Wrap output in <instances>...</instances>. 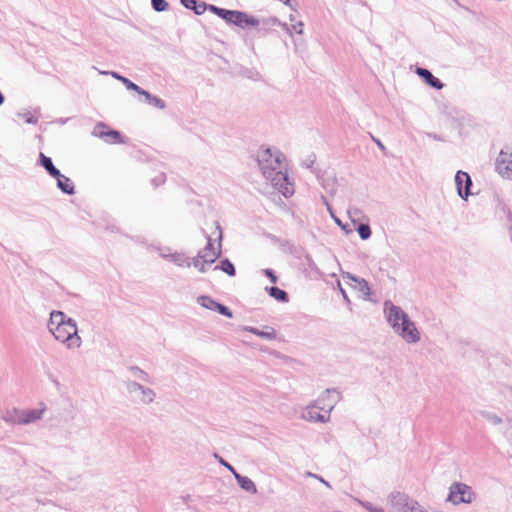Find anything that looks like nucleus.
Masks as SVG:
<instances>
[{
    "label": "nucleus",
    "mask_w": 512,
    "mask_h": 512,
    "mask_svg": "<svg viewBox=\"0 0 512 512\" xmlns=\"http://www.w3.org/2000/svg\"><path fill=\"white\" fill-rule=\"evenodd\" d=\"M385 311L387 313L388 321L392 324V326L399 330L401 324L408 319L406 314L403 313L400 308L392 305V304H385Z\"/></svg>",
    "instance_id": "1a4fd4ad"
},
{
    "label": "nucleus",
    "mask_w": 512,
    "mask_h": 512,
    "mask_svg": "<svg viewBox=\"0 0 512 512\" xmlns=\"http://www.w3.org/2000/svg\"><path fill=\"white\" fill-rule=\"evenodd\" d=\"M374 141L377 143V145L380 147V148H384V146L382 145V143L379 141V140H376L374 139Z\"/></svg>",
    "instance_id": "f704fd0d"
},
{
    "label": "nucleus",
    "mask_w": 512,
    "mask_h": 512,
    "mask_svg": "<svg viewBox=\"0 0 512 512\" xmlns=\"http://www.w3.org/2000/svg\"><path fill=\"white\" fill-rule=\"evenodd\" d=\"M269 293H270V296H272L273 298H275L278 301H281V302L288 301L287 293L278 287H271L269 289Z\"/></svg>",
    "instance_id": "4be33fe9"
},
{
    "label": "nucleus",
    "mask_w": 512,
    "mask_h": 512,
    "mask_svg": "<svg viewBox=\"0 0 512 512\" xmlns=\"http://www.w3.org/2000/svg\"><path fill=\"white\" fill-rule=\"evenodd\" d=\"M211 10L215 12L219 17L223 18L226 21L227 14L230 12V10H226L223 8H218L215 6H211Z\"/></svg>",
    "instance_id": "cd10ccee"
},
{
    "label": "nucleus",
    "mask_w": 512,
    "mask_h": 512,
    "mask_svg": "<svg viewBox=\"0 0 512 512\" xmlns=\"http://www.w3.org/2000/svg\"><path fill=\"white\" fill-rule=\"evenodd\" d=\"M397 332L403 337L407 342H416L419 340V332L416 329L413 322L409 319H406L400 326V329Z\"/></svg>",
    "instance_id": "9d476101"
},
{
    "label": "nucleus",
    "mask_w": 512,
    "mask_h": 512,
    "mask_svg": "<svg viewBox=\"0 0 512 512\" xmlns=\"http://www.w3.org/2000/svg\"><path fill=\"white\" fill-rule=\"evenodd\" d=\"M215 309L218 310L219 313H221L222 315H225L229 318L232 317V312L229 310V308H227L226 306H224L220 303H217Z\"/></svg>",
    "instance_id": "c756f323"
},
{
    "label": "nucleus",
    "mask_w": 512,
    "mask_h": 512,
    "mask_svg": "<svg viewBox=\"0 0 512 512\" xmlns=\"http://www.w3.org/2000/svg\"><path fill=\"white\" fill-rule=\"evenodd\" d=\"M347 278L349 279V285L357 290L361 296H369L370 288L364 279H359L351 275H348Z\"/></svg>",
    "instance_id": "4468645a"
},
{
    "label": "nucleus",
    "mask_w": 512,
    "mask_h": 512,
    "mask_svg": "<svg viewBox=\"0 0 512 512\" xmlns=\"http://www.w3.org/2000/svg\"><path fill=\"white\" fill-rule=\"evenodd\" d=\"M304 417L308 420L321 422L326 421V419L328 418L326 414L320 410V406L318 405L317 402L306 408L304 412Z\"/></svg>",
    "instance_id": "f8f14e48"
},
{
    "label": "nucleus",
    "mask_w": 512,
    "mask_h": 512,
    "mask_svg": "<svg viewBox=\"0 0 512 512\" xmlns=\"http://www.w3.org/2000/svg\"><path fill=\"white\" fill-rule=\"evenodd\" d=\"M199 302L200 304L205 307V308H208V309H215L216 305H217V302H215L214 300H212L211 298L209 297H200L199 298Z\"/></svg>",
    "instance_id": "a878e982"
},
{
    "label": "nucleus",
    "mask_w": 512,
    "mask_h": 512,
    "mask_svg": "<svg viewBox=\"0 0 512 512\" xmlns=\"http://www.w3.org/2000/svg\"><path fill=\"white\" fill-rule=\"evenodd\" d=\"M113 76L115 78L119 79L127 87V89H129V90H134V91H136L139 94H141V91H144L138 85H136L135 83L131 82L129 79H127L125 77L119 76V75H117L115 73L113 74Z\"/></svg>",
    "instance_id": "5701e85b"
},
{
    "label": "nucleus",
    "mask_w": 512,
    "mask_h": 512,
    "mask_svg": "<svg viewBox=\"0 0 512 512\" xmlns=\"http://www.w3.org/2000/svg\"><path fill=\"white\" fill-rule=\"evenodd\" d=\"M290 22L291 23L288 25L287 30L290 33L302 34L304 26L303 22L296 20L293 16L290 17Z\"/></svg>",
    "instance_id": "412c9836"
},
{
    "label": "nucleus",
    "mask_w": 512,
    "mask_h": 512,
    "mask_svg": "<svg viewBox=\"0 0 512 512\" xmlns=\"http://www.w3.org/2000/svg\"><path fill=\"white\" fill-rule=\"evenodd\" d=\"M259 164L263 175L268 180H285L286 167L282 154L266 149L259 156Z\"/></svg>",
    "instance_id": "f03ea898"
},
{
    "label": "nucleus",
    "mask_w": 512,
    "mask_h": 512,
    "mask_svg": "<svg viewBox=\"0 0 512 512\" xmlns=\"http://www.w3.org/2000/svg\"><path fill=\"white\" fill-rule=\"evenodd\" d=\"M42 411L40 410H28L18 411L14 410V415L7 417L6 419L18 424H27L35 420L40 419Z\"/></svg>",
    "instance_id": "0eeeda50"
},
{
    "label": "nucleus",
    "mask_w": 512,
    "mask_h": 512,
    "mask_svg": "<svg viewBox=\"0 0 512 512\" xmlns=\"http://www.w3.org/2000/svg\"><path fill=\"white\" fill-rule=\"evenodd\" d=\"M266 275L271 279L273 283L277 281V277L274 275V273L271 270L266 271Z\"/></svg>",
    "instance_id": "473e14b6"
},
{
    "label": "nucleus",
    "mask_w": 512,
    "mask_h": 512,
    "mask_svg": "<svg viewBox=\"0 0 512 512\" xmlns=\"http://www.w3.org/2000/svg\"><path fill=\"white\" fill-rule=\"evenodd\" d=\"M57 179V185L58 187L67 194H73L74 193V185L70 181L69 178L63 176L60 174V176L55 177Z\"/></svg>",
    "instance_id": "f3484780"
},
{
    "label": "nucleus",
    "mask_w": 512,
    "mask_h": 512,
    "mask_svg": "<svg viewBox=\"0 0 512 512\" xmlns=\"http://www.w3.org/2000/svg\"><path fill=\"white\" fill-rule=\"evenodd\" d=\"M40 163L42 166H44V168L47 170V172L51 176H53V177L60 176V171L55 168L51 159L49 157L45 156L43 153H40Z\"/></svg>",
    "instance_id": "a211bd4d"
},
{
    "label": "nucleus",
    "mask_w": 512,
    "mask_h": 512,
    "mask_svg": "<svg viewBox=\"0 0 512 512\" xmlns=\"http://www.w3.org/2000/svg\"><path fill=\"white\" fill-rule=\"evenodd\" d=\"M221 255V245H215L209 239L207 245L193 259V265L200 272L206 271V266L214 263Z\"/></svg>",
    "instance_id": "7ed1b4c3"
},
{
    "label": "nucleus",
    "mask_w": 512,
    "mask_h": 512,
    "mask_svg": "<svg viewBox=\"0 0 512 512\" xmlns=\"http://www.w3.org/2000/svg\"><path fill=\"white\" fill-rule=\"evenodd\" d=\"M284 4L289 5L290 0H281Z\"/></svg>",
    "instance_id": "c9c22d12"
},
{
    "label": "nucleus",
    "mask_w": 512,
    "mask_h": 512,
    "mask_svg": "<svg viewBox=\"0 0 512 512\" xmlns=\"http://www.w3.org/2000/svg\"><path fill=\"white\" fill-rule=\"evenodd\" d=\"M272 185L285 197H290L294 193L292 183L289 182L285 172V180H270Z\"/></svg>",
    "instance_id": "ddd939ff"
},
{
    "label": "nucleus",
    "mask_w": 512,
    "mask_h": 512,
    "mask_svg": "<svg viewBox=\"0 0 512 512\" xmlns=\"http://www.w3.org/2000/svg\"><path fill=\"white\" fill-rule=\"evenodd\" d=\"M211 10L215 12L219 17L223 18L226 21L227 14L230 12V10H226L223 8H218L215 6H211Z\"/></svg>",
    "instance_id": "c85d7f7f"
},
{
    "label": "nucleus",
    "mask_w": 512,
    "mask_h": 512,
    "mask_svg": "<svg viewBox=\"0 0 512 512\" xmlns=\"http://www.w3.org/2000/svg\"><path fill=\"white\" fill-rule=\"evenodd\" d=\"M496 171L505 179L512 180V150H501L496 159Z\"/></svg>",
    "instance_id": "39448f33"
},
{
    "label": "nucleus",
    "mask_w": 512,
    "mask_h": 512,
    "mask_svg": "<svg viewBox=\"0 0 512 512\" xmlns=\"http://www.w3.org/2000/svg\"><path fill=\"white\" fill-rule=\"evenodd\" d=\"M236 476V479L238 481V484L246 491H252V492H255L256 491V486L254 484V482L246 477V476H241L239 474H235Z\"/></svg>",
    "instance_id": "6ab92c4d"
},
{
    "label": "nucleus",
    "mask_w": 512,
    "mask_h": 512,
    "mask_svg": "<svg viewBox=\"0 0 512 512\" xmlns=\"http://www.w3.org/2000/svg\"><path fill=\"white\" fill-rule=\"evenodd\" d=\"M251 331H252L254 334H256V335H258V336H261V337H267V338H271V337H273V333H264V332H260V331H258V330H256V329H251Z\"/></svg>",
    "instance_id": "2f4dec72"
},
{
    "label": "nucleus",
    "mask_w": 512,
    "mask_h": 512,
    "mask_svg": "<svg viewBox=\"0 0 512 512\" xmlns=\"http://www.w3.org/2000/svg\"><path fill=\"white\" fill-rule=\"evenodd\" d=\"M227 15L226 22L235 24L242 28L257 26L259 24L257 19L241 11L230 10Z\"/></svg>",
    "instance_id": "423d86ee"
},
{
    "label": "nucleus",
    "mask_w": 512,
    "mask_h": 512,
    "mask_svg": "<svg viewBox=\"0 0 512 512\" xmlns=\"http://www.w3.org/2000/svg\"><path fill=\"white\" fill-rule=\"evenodd\" d=\"M472 499L473 492L466 484L455 483L450 487L448 500L453 504L470 503Z\"/></svg>",
    "instance_id": "20e7f679"
},
{
    "label": "nucleus",
    "mask_w": 512,
    "mask_h": 512,
    "mask_svg": "<svg viewBox=\"0 0 512 512\" xmlns=\"http://www.w3.org/2000/svg\"><path fill=\"white\" fill-rule=\"evenodd\" d=\"M141 95L145 96V98L149 104H151L157 108H160V109H163L165 107V103L162 99L151 95L149 92H147L145 90L141 91Z\"/></svg>",
    "instance_id": "aec40b11"
},
{
    "label": "nucleus",
    "mask_w": 512,
    "mask_h": 512,
    "mask_svg": "<svg viewBox=\"0 0 512 512\" xmlns=\"http://www.w3.org/2000/svg\"><path fill=\"white\" fill-rule=\"evenodd\" d=\"M338 393L333 390H326L317 400L316 402L320 406V410L323 411L326 416H329L330 411L334 408L336 402L338 401Z\"/></svg>",
    "instance_id": "6e6552de"
},
{
    "label": "nucleus",
    "mask_w": 512,
    "mask_h": 512,
    "mask_svg": "<svg viewBox=\"0 0 512 512\" xmlns=\"http://www.w3.org/2000/svg\"><path fill=\"white\" fill-rule=\"evenodd\" d=\"M99 136L105 138L108 143L116 144L123 143L124 140L118 131H103L99 130Z\"/></svg>",
    "instance_id": "dca6fc26"
},
{
    "label": "nucleus",
    "mask_w": 512,
    "mask_h": 512,
    "mask_svg": "<svg viewBox=\"0 0 512 512\" xmlns=\"http://www.w3.org/2000/svg\"><path fill=\"white\" fill-rule=\"evenodd\" d=\"M416 73L421 78H423L425 80V82L427 84H429L430 86H432L436 89H441L443 87V84L441 83V81L438 78L434 77L429 70L424 69V68H417Z\"/></svg>",
    "instance_id": "2eb2a0df"
},
{
    "label": "nucleus",
    "mask_w": 512,
    "mask_h": 512,
    "mask_svg": "<svg viewBox=\"0 0 512 512\" xmlns=\"http://www.w3.org/2000/svg\"><path fill=\"white\" fill-rule=\"evenodd\" d=\"M357 231L359 233V236L365 240L368 239L371 236V229L367 224H361L358 226Z\"/></svg>",
    "instance_id": "393cba45"
},
{
    "label": "nucleus",
    "mask_w": 512,
    "mask_h": 512,
    "mask_svg": "<svg viewBox=\"0 0 512 512\" xmlns=\"http://www.w3.org/2000/svg\"><path fill=\"white\" fill-rule=\"evenodd\" d=\"M455 183L458 193L462 198H465L470 194L469 189L472 182L470 176L466 172L458 171L455 176Z\"/></svg>",
    "instance_id": "9b49d317"
},
{
    "label": "nucleus",
    "mask_w": 512,
    "mask_h": 512,
    "mask_svg": "<svg viewBox=\"0 0 512 512\" xmlns=\"http://www.w3.org/2000/svg\"><path fill=\"white\" fill-rule=\"evenodd\" d=\"M49 330L58 341L65 343L68 348H78L81 345L76 324L71 319H66L60 311L51 313Z\"/></svg>",
    "instance_id": "f257e3e1"
},
{
    "label": "nucleus",
    "mask_w": 512,
    "mask_h": 512,
    "mask_svg": "<svg viewBox=\"0 0 512 512\" xmlns=\"http://www.w3.org/2000/svg\"><path fill=\"white\" fill-rule=\"evenodd\" d=\"M152 6L156 11H165L168 7V3L165 0H152Z\"/></svg>",
    "instance_id": "bb28decb"
},
{
    "label": "nucleus",
    "mask_w": 512,
    "mask_h": 512,
    "mask_svg": "<svg viewBox=\"0 0 512 512\" xmlns=\"http://www.w3.org/2000/svg\"><path fill=\"white\" fill-rule=\"evenodd\" d=\"M220 269L229 276L235 275L234 265L228 259H225L221 262Z\"/></svg>",
    "instance_id": "b1692460"
},
{
    "label": "nucleus",
    "mask_w": 512,
    "mask_h": 512,
    "mask_svg": "<svg viewBox=\"0 0 512 512\" xmlns=\"http://www.w3.org/2000/svg\"><path fill=\"white\" fill-rule=\"evenodd\" d=\"M216 230L218 231V237H219V239H221V236H222L221 234H222V233H221V229H220V227H219V226H216Z\"/></svg>",
    "instance_id": "72a5a7b5"
},
{
    "label": "nucleus",
    "mask_w": 512,
    "mask_h": 512,
    "mask_svg": "<svg viewBox=\"0 0 512 512\" xmlns=\"http://www.w3.org/2000/svg\"><path fill=\"white\" fill-rule=\"evenodd\" d=\"M372 512H384V511L382 509H379V510L375 509Z\"/></svg>",
    "instance_id": "e433bc0d"
},
{
    "label": "nucleus",
    "mask_w": 512,
    "mask_h": 512,
    "mask_svg": "<svg viewBox=\"0 0 512 512\" xmlns=\"http://www.w3.org/2000/svg\"><path fill=\"white\" fill-rule=\"evenodd\" d=\"M173 259L180 266H187V267H189L190 264H191L190 261L187 258H183V257H180V256H174Z\"/></svg>",
    "instance_id": "7c9ffc66"
}]
</instances>
